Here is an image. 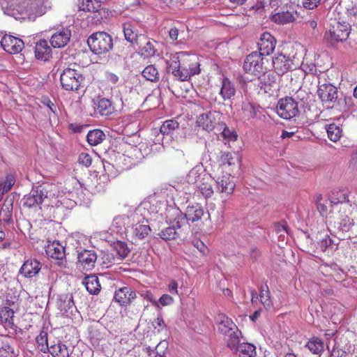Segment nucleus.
Listing matches in <instances>:
<instances>
[{"label": "nucleus", "mask_w": 357, "mask_h": 357, "mask_svg": "<svg viewBox=\"0 0 357 357\" xmlns=\"http://www.w3.org/2000/svg\"><path fill=\"white\" fill-rule=\"evenodd\" d=\"M331 205L349 202V191L347 189L334 190L329 195Z\"/></svg>", "instance_id": "34"}, {"label": "nucleus", "mask_w": 357, "mask_h": 357, "mask_svg": "<svg viewBox=\"0 0 357 357\" xmlns=\"http://www.w3.org/2000/svg\"><path fill=\"white\" fill-rule=\"evenodd\" d=\"M166 219L170 226L162 229L159 236L162 239L167 241L178 237L177 229H181L185 225V220L181 211L175 207L167 209Z\"/></svg>", "instance_id": "3"}, {"label": "nucleus", "mask_w": 357, "mask_h": 357, "mask_svg": "<svg viewBox=\"0 0 357 357\" xmlns=\"http://www.w3.org/2000/svg\"><path fill=\"white\" fill-rule=\"evenodd\" d=\"M3 49L10 54L21 52L24 47L23 41L10 35H4L1 40Z\"/></svg>", "instance_id": "18"}, {"label": "nucleus", "mask_w": 357, "mask_h": 357, "mask_svg": "<svg viewBox=\"0 0 357 357\" xmlns=\"http://www.w3.org/2000/svg\"><path fill=\"white\" fill-rule=\"evenodd\" d=\"M0 347V357H13L14 349L8 343L1 341Z\"/></svg>", "instance_id": "58"}, {"label": "nucleus", "mask_w": 357, "mask_h": 357, "mask_svg": "<svg viewBox=\"0 0 357 357\" xmlns=\"http://www.w3.org/2000/svg\"><path fill=\"white\" fill-rule=\"evenodd\" d=\"M96 109L102 115L108 116L115 112L112 102L107 98H100L96 104Z\"/></svg>", "instance_id": "37"}, {"label": "nucleus", "mask_w": 357, "mask_h": 357, "mask_svg": "<svg viewBox=\"0 0 357 357\" xmlns=\"http://www.w3.org/2000/svg\"><path fill=\"white\" fill-rule=\"evenodd\" d=\"M49 185H40L33 187L30 192L24 196L23 206L27 208H34L43 204L50 194Z\"/></svg>", "instance_id": "5"}, {"label": "nucleus", "mask_w": 357, "mask_h": 357, "mask_svg": "<svg viewBox=\"0 0 357 357\" xmlns=\"http://www.w3.org/2000/svg\"><path fill=\"white\" fill-rule=\"evenodd\" d=\"M38 348L43 353L49 351L50 347L48 345L47 333L45 331H41L40 334L36 338Z\"/></svg>", "instance_id": "45"}, {"label": "nucleus", "mask_w": 357, "mask_h": 357, "mask_svg": "<svg viewBox=\"0 0 357 357\" xmlns=\"http://www.w3.org/2000/svg\"><path fill=\"white\" fill-rule=\"evenodd\" d=\"M15 196L10 195L4 200L3 206L0 211V219L6 222H9L12 220L13 202Z\"/></svg>", "instance_id": "29"}, {"label": "nucleus", "mask_w": 357, "mask_h": 357, "mask_svg": "<svg viewBox=\"0 0 357 357\" xmlns=\"http://www.w3.org/2000/svg\"><path fill=\"white\" fill-rule=\"evenodd\" d=\"M13 314L14 312L8 307H5L0 311V319L6 327H10L13 325Z\"/></svg>", "instance_id": "50"}, {"label": "nucleus", "mask_w": 357, "mask_h": 357, "mask_svg": "<svg viewBox=\"0 0 357 357\" xmlns=\"http://www.w3.org/2000/svg\"><path fill=\"white\" fill-rule=\"evenodd\" d=\"M130 218L126 215H122L116 217L113 220V226L118 228L119 230L126 229L129 226Z\"/></svg>", "instance_id": "53"}, {"label": "nucleus", "mask_w": 357, "mask_h": 357, "mask_svg": "<svg viewBox=\"0 0 357 357\" xmlns=\"http://www.w3.org/2000/svg\"><path fill=\"white\" fill-rule=\"evenodd\" d=\"M216 321L218 331L222 335L229 333L230 331L236 330L237 327L232 320L225 314H218L216 317Z\"/></svg>", "instance_id": "27"}, {"label": "nucleus", "mask_w": 357, "mask_h": 357, "mask_svg": "<svg viewBox=\"0 0 357 357\" xmlns=\"http://www.w3.org/2000/svg\"><path fill=\"white\" fill-rule=\"evenodd\" d=\"M35 54L38 59L47 61L52 56V49L48 45L47 41L40 40L38 42L35 47Z\"/></svg>", "instance_id": "30"}, {"label": "nucleus", "mask_w": 357, "mask_h": 357, "mask_svg": "<svg viewBox=\"0 0 357 357\" xmlns=\"http://www.w3.org/2000/svg\"><path fill=\"white\" fill-rule=\"evenodd\" d=\"M101 4L97 0H83L79 6L81 10L86 12H96L100 8Z\"/></svg>", "instance_id": "46"}, {"label": "nucleus", "mask_w": 357, "mask_h": 357, "mask_svg": "<svg viewBox=\"0 0 357 357\" xmlns=\"http://www.w3.org/2000/svg\"><path fill=\"white\" fill-rule=\"evenodd\" d=\"M276 45L275 38L268 32H264L261 34L257 43L258 49L261 56L269 55L271 54Z\"/></svg>", "instance_id": "15"}, {"label": "nucleus", "mask_w": 357, "mask_h": 357, "mask_svg": "<svg viewBox=\"0 0 357 357\" xmlns=\"http://www.w3.org/2000/svg\"><path fill=\"white\" fill-rule=\"evenodd\" d=\"M135 298V291L128 286L120 288L114 294L116 301L122 306L130 305Z\"/></svg>", "instance_id": "20"}, {"label": "nucleus", "mask_w": 357, "mask_h": 357, "mask_svg": "<svg viewBox=\"0 0 357 357\" xmlns=\"http://www.w3.org/2000/svg\"><path fill=\"white\" fill-rule=\"evenodd\" d=\"M328 138L334 142H337L342 136V129L335 124H330L326 127Z\"/></svg>", "instance_id": "48"}, {"label": "nucleus", "mask_w": 357, "mask_h": 357, "mask_svg": "<svg viewBox=\"0 0 357 357\" xmlns=\"http://www.w3.org/2000/svg\"><path fill=\"white\" fill-rule=\"evenodd\" d=\"M233 351L237 352L239 357H255L257 354L255 346L248 342L239 343L237 349Z\"/></svg>", "instance_id": "39"}, {"label": "nucleus", "mask_w": 357, "mask_h": 357, "mask_svg": "<svg viewBox=\"0 0 357 357\" xmlns=\"http://www.w3.org/2000/svg\"><path fill=\"white\" fill-rule=\"evenodd\" d=\"M274 77L271 76L270 74L264 73L259 76L257 81V85L260 88L264 93H270L271 91L272 84L274 83Z\"/></svg>", "instance_id": "41"}, {"label": "nucleus", "mask_w": 357, "mask_h": 357, "mask_svg": "<svg viewBox=\"0 0 357 357\" xmlns=\"http://www.w3.org/2000/svg\"><path fill=\"white\" fill-rule=\"evenodd\" d=\"M350 33V29L347 24L337 23L333 26L328 31L324 34V39L331 43L342 42L346 40Z\"/></svg>", "instance_id": "9"}, {"label": "nucleus", "mask_w": 357, "mask_h": 357, "mask_svg": "<svg viewBox=\"0 0 357 357\" xmlns=\"http://www.w3.org/2000/svg\"><path fill=\"white\" fill-rule=\"evenodd\" d=\"M222 114L215 110L209 111L199 115L197 123L204 130L211 132L216 131L222 122Z\"/></svg>", "instance_id": "7"}, {"label": "nucleus", "mask_w": 357, "mask_h": 357, "mask_svg": "<svg viewBox=\"0 0 357 357\" xmlns=\"http://www.w3.org/2000/svg\"><path fill=\"white\" fill-rule=\"evenodd\" d=\"M3 13L15 19L34 21L52 8L50 0H2Z\"/></svg>", "instance_id": "1"}, {"label": "nucleus", "mask_w": 357, "mask_h": 357, "mask_svg": "<svg viewBox=\"0 0 357 357\" xmlns=\"http://www.w3.org/2000/svg\"><path fill=\"white\" fill-rule=\"evenodd\" d=\"M296 13H294L293 11H281L272 15L271 19L277 24H284L294 22L296 20Z\"/></svg>", "instance_id": "32"}, {"label": "nucleus", "mask_w": 357, "mask_h": 357, "mask_svg": "<svg viewBox=\"0 0 357 357\" xmlns=\"http://www.w3.org/2000/svg\"><path fill=\"white\" fill-rule=\"evenodd\" d=\"M204 175H208L202 165H196L188 174L186 176L187 182L196 187L199 181H202Z\"/></svg>", "instance_id": "28"}, {"label": "nucleus", "mask_w": 357, "mask_h": 357, "mask_svg": "<svg viewBox=\"0 0 357 357\" xmlns=\"http://www.w3.org/2000/svg\"><path fill=\"white\" fill-rule=\"evenodd\" d=\"M327 201L325 200L324 202L319 203L317 205V208L320 214V215L323 218H327L328 215V206L326 205Z\"/></svg>", "instance_id": "64"}, {"label": "nucleus", "mask_w": 357, "mask_h": 357, "mask_svg": "<svg viewBox=\"0 0 357 357\" xmlns=\"http://www.w3.org/2000/svg\"><path fill=\"white\" fill-rule=\"evenodd\" d=\"M154 43L155 41L151 42L150 40L146 42L145 45L139 48L140 54L144 58H149L154 56L156 51Z\"/></svg>", "instance_id": "51"}, {"label": "nucleus", "mask_w": 357, "mask_h": 357, "mask_svg": "<svg viewBox=\"0 0 357 357\" xmlns=\"http://www.w3.org/2000/svg\"><path fill=\"white\" fill-rule=\"evenodd\" d=\"M82 284L91 294H97L100 290L98 278L95 275L86 276L82 281Z\"/></svg>", "instance_id": "33"}, {"label": "nucleus", "mask_w": 357, "mask_h": 357, "mask_svg": "<svg viewBox=\"0 0 357 357\" xmlns=\"http://www.w3.org/2000/svg\"><path fill=\"white\" fill-rule=\"evenodd\" d=\"M57 307L63 314L67 313L68 311L72 312L75 307L72 294H63L60 295L57 301Z\"/></svg>", "instance_id": "31"}, {"label": "nucleus", "mask_w": 357, "mask_h": 357, "mask_svg": "<svg viewBox=\"0 0 357 357\" xmlns=\"http://www.w3.org/2000/svg\"><path fill=\"white\" fill-rule=\"evenodd\" d=\"M351 105L352 98L351 97H338L334 108L340 111H345Z\"/></svg>", "instance_id": "52"}, {"label": "nucleus", "mask_w": 357, "mask_h": 357, "mask_svg": "<svg viewBox=\"0 0 357 357\" xmlns=\"http://www.w3.org/2000/svg\"><path fill=\"white\" fill-rule=\"evenodd\" d=\"M153 326L154 329L156 330L157 333H160L167 327L164 319L161 317H158L154 319L153 321Z\"/></svg>", "instance_id": "60"}, {"label": "nucleus", "mask_w": 357, "mask_h": 357, "mask_svg": "<svg viewBox=\"0 0 357 357\" xmlns=\"http://www.w3.org/2000/svg\"><path fill=\"white\" fill-rule=\"evenodd\" d=\"M274 230L279 237H284L285 234H288L287 226L282 224L276 223L274 226Z\"/></svg>", "instance_id": "63"}, {"label": "nucleus", "mask_w": 357, "mask_h": 357, "mask_svg": "<svg viewBox=\"0 0 357 357\" xmlns=\"http://www.w3.org/2000/svg\"><path fill=\"white\" fill-rule=\"evenodd\" d=\"M276 112L280 117L284 119H290L296 116L299 112L296 98L291 97L281 98L277 104Z\"/></svg>", "instance_id": "8"}, {"label": "nucleus", "mask_w": 357, "mask_h": 357, "mask_svg": "<svg viewBox=\"0 0 357 357\" xmlns=\"http://www.w3.org/2000/svg\"><path fill=\"white\" fill-rule=\"evenodd\" d=\"M226 337L227 346L231 349H237L241 337V331L236 328V330L230 331L224 335Z\"/></svg>", "instance_id": "36"}, {"label": "nucleus", "mask_w": 357, "mask_h": 357, "mask_svg": "<svg viewBox=\"0 0 357 357\" xmlns=\"http://www.w3.org/2000/svg\"><path fill=\"white\" fill-rule=\"evenodd\" d=\"M151 231V228L147 225L137 224L133 229V235L139 239L144 238Z\"/></svg>", "instance_id": "49"}, {"label": "nucleus", "mask_w": 357, "mask_h": 357, "mask_svg": "<svg viewBox=\"0 0 357 357\" xmlns=\"http://www.w3.org/2000/svg\"><path fill=\"white\" fill-rule=\"evenodd\" d=\"M200 64L195 54L185 52L176 53L168 62V68L175 78L180 81H187L192 76L200 73Z\"/></svg>", "instance_id": "2"}, {"label": "nucleus", "mask_w": 357, "mask_h": 357, "mask_svg": "<svg viewBox=\"0 0 357 357\" xmlns=\"http://www.w3.org/2000/svg\"><path fill=\"white\" fill-rule=\"evenodd\" d=\"M305 347L314 354H320L323 352L324 346L323 342L319 337H313L307 341Z\"/></svg>", "instance_id": "44"}, {"label": "nucleus", "mask_w": 357, "mask_h": 357, "mask_svg": "<svg viewBox=\"0 0 357 357\" xmlns=\"http://www.w3.org/2000/svg\"><path fill=\"white\" fill-rule=\"evenodd\" d=\"M292 61L282 53H278L273 57V66L279 75H283L292 67Z\"/></svg>", "instance_id": "17"}, {"label": "nucleus", "mask_w": 357, "mask_h": 357, "mask_svg": "<svg viewBox=\"0 0 357 357\" xmlns=\"http://www.w3.org/2000/svg\"><path fill=\"white\" fill-rule=\"evenodd\" d=\"M347 14L350 17H357V0H351L344 2Z\"/></svg>", "instance_id": "57"}, {"label": "nucleus", "mask_w": 357, "mask_h": 357, "mask_svg": "<svg viewBox=\"0 0 357 357\" xmlns=\"http://www.w3.org/2000/svg\"><path fill=\"white\" fill-rule=\"evenodd\" d=\"M136 25L131 22H126L123 24L125 39L133 45H138L139 41L141 42L142 39L144 38V36L139 35Z\"/></svg>", "instance_id": "22"}, {"label": "nucleus", "mask_w": 357, "mask_h": 357, "mask_svg": "<svg viewBox=\"0 0 357 357\" xmlns=\"http://www.w3.org/2000/svg\"><path fill=\"white\" fill-rule=\"evenodd\" d=\"M181 130L179 123L176 119H169L163 122L160 128V132L155 137V143H163L165 136H169L171 139L174 138L176 134L179 133Z\"/></svg>", "instance_id": "14"}, {"label": "nucleus", "mask_w": 357, "mask_h": 357, "mask_svg": "<svg viewBox=\"0 0 357 357\" xmlns=\"http://www.w3.org/2000/svg\"><path fill=\"white\" fill-rule=\"evenodd\" d=\"M204 176L195 188L197 193L201 194L205 199H208L214 194L215 178L211 175H204Z\"/></svg>", "instance_id": "19"}, {"label": "nucleus", "mask_w": 357, "mask_h": 357, "mask_svg": "<svg viewBox=\"0 0 357 357\" xmlns=\"http://www.w3.org/2000/svg\"><path fill=\"white\" fill-rule=\"evenodd\" d=\"M142 75L151 82H157L159 79L158 71L153 65L146 66L142 71Z\"/></svg>", "instance_id": "47"}, {"label": "nucleus", "mask_w": 357, "mask_h": 357, "mask_svg": "<svg viewBox=\"0 0 357 357\" xmlns=\"http://www.w3.org/2000/svg\"><path fill=\"white\" fill-rule=\"evenodd\" d=\"M215 134H220L222 137L228 142H234L237 139V134L234 130H230L222 121L217 130L215 132Z\"/></svg>", "instance_id": "42"}, {"label": "nucleus", "mask_w": 357, "mask_h": 357, "mask_svg": "<svg viewBox=\"0 0 357 357\" xmlns=\"http://www.w3.org/2000/svg\"><path fill=\"white\" fill-rule=\"evenodd\" d=\"M91 51L95 54H103L109 52L113 47V40L109 34L105 31L93 33L87 39Z\"/></svg>", "instance_id": "4"}, {"label": "nucleus", "mask_w": 357, "mask_h": 357, "mask_svg": "<svg viewBox=\"0 0 357 357\" xmlns=\"http://www.w3.org/2000/svg\"><path fill=\"white\" fill-rule=\"evenodd\" d=\"M62 87L66 91H77L84 82V77L77 70L65 69L60 76Z\"/></svg>", "instance_id": "6"}, {"label": "nucleus", "mask_w": 357, "mask_h": 357, "mask_svg": "<svg viewBox=\"0 0 357 357\" xmlns=\"http://www.w3.org/2000/svg\"><path fill=\"white\" fill-rule=\"evenodd\" d=\"M330 222H332V219L334 222V227L339 231L347 232L354 225V220L348 215L339 214L338 216H329Z\"/></svg>", "instance_id": "25"}, {"label": "nucleus", "mask_w": 357, "mask_h": 357, "mask_svg": "<svg viewBox=\"0 0 357 357\" xmlns=\"http://www.w3.org/2000/svg\"><path fill=\"white\" fill-rule=\"evenodd\" d=\"M184 215L185 224L187 222L192 223L199 221L204 215L205 211L202 206L199 204H195L188 206L185 210Z\"/></svg>", "instance_id": "24"}, {"label": "nucleus", "mask_w": 357, "mask_h": 357, "mask_svg": "<svg viewBox=\"0 0 357 357\" xmlns=\"http://www.w3.org/2000/svg\"><path fill=\"white\" fill-rule=\"evenodd\" d=\"M236 89L228 78H224L222 81V86L220 91V95L224 100H229L234 96Z\"/></svg>", "instance_id": "38"}, {"label": "nucleus", "mask_w": 357, "mask_h": 357, "mask_svg": "<svg viewBox=\"0 0 357 357\" xmlns=\"http://www.w3.org/2000/svg\"><path fill=\"white\" fill-rule=\"evenodd\" d=\"M46 254L58 260H61V264H63V260L65 258V248L57 241H54L47 245L45 249Z\"/></svg>", "instance_id": "26"}, {"label": "nucleus", "mask_w": 357, "mask_h": 357, "mask_svg": "<svg viewBox=\"0 0 357 357\" xmlns=\"http://www.w3.org/2000/svg\"><path fill=\"white\" fill-rule=\"evenodd\" d=\"M317 94L324 104H328V107L334 108L338 98L337 89L331 84H323L319 85Z\"/></svg>", "instance_id": "11"}, {"label": "nucleus", "mask_w": 357, "mask_h": 357, "mask_svg": "<svg viewBox=\"0 0 357 357\" xmlns=\"http://www.w3.org/2000/svg\"><path fill=\"white\" fill-rule=\"evenodd\" d=\"M264 57L258 52H252L245 59L243 69L246 73L257 75L263 70Z\"/></svg>", "instance_id": "12"}, {"label": "nucleus", "mask_w": 357, "mask_h": 357, "mask_svg": "<svg viewBox=\"0 0 357 357\" xmlns=\"http://www.w3.org/2000/svg\"><path fill=\"white\" fill-rule=\"evenodd\" d=\"M15 176L13 174H7L4 178L0 180V195L3 196L8 192L15 183Z\"/></svg>", "instance_id": "43"}, {"label": "nucleus", "mask_w": 357, "mask_h": 357, "mask_svg": "<svg viewBox=\"0 0 357 357\" xmlns=\"http://www.w3.org/2000/svg\"><path fill=\"white\" fill-rule=\"evenodd\" d=\"M260 299L261 302L265 307H270L271 305V302L269 296V291L268 286L261 287L260 291Z\"/></svg>", "instance_id": "56"}, {"label": "nucleus", "mask_w": 357, "mask_h": 357, "mask_svg": "<svg viewBox=\"0 0 357 357\" xmlns=\"http://www.w3.org/2000/svg\"><path fill=\"white\" fill-rule=\"evenodd\" d=\"M114 248L121 259L126 258L130 252V250L128 248L127 244L122 241H117L114 245Z\"/></svg>", "instance_id": "55"}, {"label": "nucleus", "mask_w": 357, "mask_h": 357, "mask_svg": "<svg viewBox=\"0 0 357 357\" xmlns=\"http://www.w3.org/2000/svg\"><path fill=\"white\" fill-rule=\"evenodd\" d=\"M79 161L85 167H89L91 165L92 159L88 153H82L79 155Z\"/></svg>", "instance_id": "62"}, {"label": "nucleus", "mask_w": 357, "mask_h": 357, "mask_svg": "<svg viewBox=\"0 0 357 357\" xmlns=\"http://www.w3.org/2000/svg\"><path fill=\"white\" fill-rule=\"evenodd\" d=\"M319 245L322 251H326L328 248L333 249L335 244L333 243V241L328 236H326L325 238L320 241Z\"/></svg>", "instance_id": "61"}, {"label": "nucleus", "mask_w": 357, "mask_h": 357, "mask_svg": "<svg viewBox=\"0 0 357 357\" xmlns=\"http://www.w3.org/2000/svg\"><path fill=\"white\" fill-rule=\"evenodd\" d=\"M52 357H69L72 349L61 342L50 346L48 351Z\"/></svg>", "instance_id": "35"}, {"label": "nucleus", "mask_w": 357, "mask_h": 357, "mask_svg": "<svg viewBox=\"0 0 357 357\" xmlns=\"http://www.w3.org/2000/svg\"><path fill=\"white\" fill-rule=\"evenodd\" d=\"M243 111L244 113V116L248 119H250L257 116L259 109L253 104L247 103L243 105Z\"/></svg>", "instance_id": "54"}, {"label": "nucleus", "mask_w": 357, "mask_h": 357, "mask_svg": "<svg viewBox=\"0 0 357 357\" xmlns=\"http://www.w3.org/2000/svg\"><path fill=\"white\" fill-rule=\"evenodd\" d=\"M105 138V134L100 129L91 130L86 135L87 142L91 146H97L101 144Z\"/></svg>", "instance_id": "40"}, {"label": "nucleus", "mask_w": 357, "mask_h": 357, "mask_svg": "<svg viewBox=\"0 0 357 357\" xmlns=\"http://www.w3.org/2000/svg\"><path fill=\"white\" fill-rule=\"evenodd\" d=\"M71 38V30L68 27H61L56 30L50 38V43L54 48L65 47Z\"/></svg>", "instance_id": "16"}, {"label": "nucleus", "mask_w": 357, "mask_h": 357, "mask_svg": "<svg viewBox=\"0 0 357 357\" xmlns=\"http://www.w3.org/2000/svg\"><path fill=\"white\" fill-rule=\"evenodd\" d=\"M239 158L236 153L230 152H222L219 159V167L213 172L222 173L223 172L231 174L236 169L231 167H236L238 165Z\"/></svg>", "instance_id": "13"}, {"label": "nucleus", "mask_w": 357, "mask_h": 357, "mask_svg": "<svg viewBox=\"0 0 357 357\" xmlns=\"http://www.w3.org/2000/svg\"><path fill=\"white\" fill-rule=\"evenodd\" d=\"M42 265L36 259H28L20 269V273L24 278H31L36 276L40 271Z\"/></svg>", "instance_id": "21"}, {"label": "nucleus", "mask_w": 357, "mask_h": 357, "mask_svg": "<svg viewBox=\"0 0 357 357\" xmlns=\"http://www.w3.org/2000/svg\"><path fill=\"white\" fill-rule=\"evenodd\" d=\"M97 255L93 250H86L79 252L77 255L78 264L86 271L91 270L95 266Z\"/></svg>", "instance_id": "23"}, {"label": "nucleus", "mask_w": 357, "mask_h": 357, "mask_svg": "<svg viewBox=\"0 0 357 357\" xmlns=\"http://www.w3.org/2000/svg\"><path fill=\"white\" fill-rule=\"evenodd\" d=\"M183 34V31L177 29L176 27H172L169 31V37L172 41H175L179 39V41H181L184 39V38L181 37Z\"/></svg>", "instance_id": "59"}, {"label": "nucleus", "mask_w": 357, "mask_h": 357, "mask_svg": "<svg viewBox=\"0 0 357 357\" xmlns=\"http://www.w3.org/2000/svg\"><path fill=\"white\" fill-rule=\"evenodd\" d=\"M215 176V183L216 184V191L227 196L233 193L236 184L234 177L229 172L220 176V173L213 172Z\"/></svg>", "instance_id": "10"}]
</instances>
